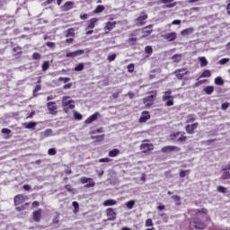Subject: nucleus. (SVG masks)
I'll return each mask as SVG.
<instances>
[{
  "mask_svg": "<svg viewBox=\"0 0 230 230\" xmlns=\"http://www.w3.org/2000/svg\"><path fill=\"white\" fill-rule=\"evenodd\" d=\"M163 102H165L166 107H172L173 105V96H172V90L164 92Z\"/></svg>",
  "mask_w": 230,
  "mask_h": 230,
  "instance_id": "f257e3e1",
  "label": "nucleus"
},
{
  "mask_svg": "<svg viewBox=\"0 0 230 230\" xmlns=\"http://www.w3.org/2000/svg\"><path fill=\"white\" fill-rule=\"evenodd\" d=\"M62 105L63 107H66L65 108V111H67V109H75V101L69 99L68 96H65L62 100Z\"/></svg>",
  "mask_w": 230,
  "mask_h": 230,
  "instance_id": "f03ea898",
  "label": "nucleus"
},
{
  "mask_svg": "<svg viewBox=\"0 0 230 230\" xmlns=\"http://www.w3.org/2000/svg\"><path fill=\"white\" fill-rule=\"evenodd\" d=\"M171 139H172V141H174L175 143H182V142L186 141V139H188V137H186V136H183V134L181 132H176V133L171 135Z\"/></svg>",
  "mask_w": 230,
  "mask_h": 230,
  "instance_id": "7ed1b4c3",
  "label": "nucleus"
},
{
  "mask_svg": "<svg viewBox=\"0 0 230 230\" xmlns=\"http://www.w3.org/2000/svg\"><path fill=\"white\" fill-rule=\"evenodd\" d=\"M190 71H188L187 68H181V69H177L174 72V75L176 78H178V80H182V78H184V76H186V75H188Z\"/></svg>",
  "mask_w": 230,
  "mask_h": 230,
  "instance_id": "20e7f679",
  "label": "nucleus"
},
{
  "mask_svg": "<svg viewBox=\"0 0 230 230\" xmlns=\"http://www.w3.org/2000/svg\"><path fill=\"white\" fill-rule=\"evenodd\" d=\"M148 19V15L145 13H142L136 20L135 22L137 26H143L145 24L144 21Z\"/></svg>",
  "mask_w": 230,
  "mask_h": 230,
  "instance_id": "39448f33",
  "label": "nucleus"
},
{
  "mask_svg": "<svg viewBox=\"0 0 230 230\" xmlns=\"http://www.w3.org/2000/svg\"><path fill=\"white\" fill-rule=\"evenodd\" d=\"M164 154H170V152H181V148L175 146H166L162 148Z\"/></svg>",
  "mask_w": 230,
  "mask_h": 230,
  "instance_id": "423d86ee",
  "label": "nucleus"
},
{
  "mask_svg": "<svg viewBox=\"0 0 230 230\" xmlns=\"http://www.w3.org/2000/svg\"><path fill=\"white\" fill-rule=\"evenodd\" d=\"M200 213H203L204 215H206L208 213V210L206 208L203 209H190L189 210V215L190 217H200Z\"/></svg>",
  "mask_w": 230,
  "mask_h": 230,
  "instance_id": "0eeeda50",
  "label": "nucleus"
},
{
  "mask_svg": "<svg viewBox=\"0 0 230 230\" xmlns=\"http://www.w3.org/2000/svg\"><path fill=\"white\" fill-rule=\"evenodd\" d=\"M85 51L84 49L75 50L74 52H68L66 55V58H75V57H80V55H84Z\"/></svg>",
  "mask_w": 230,
  "mask_h": 230,
  "instance_id": "6e6552de",
  "label": "nucleus"
},
{
  "mask_svg": "<svg viewBox=\"0 0 230 230\" xmlns=\"http://www.w3.org/2000/svg\"><path fill=\"white\" fill-rule=\"evenodd\" d=\"M27 199H28V197H26L22 194L17 195L14 197V205L19 206V205L22 204V202H24Z\"/></svg>",
  "mask_w": 230,
  "mask_h": 230,
  "instance_id": "1a4fd4ad",
  "label": "nucleus"
},
{
  "mask_svg": "<svg viewBox=\"0 0 230 230\" xmlns=\"http://www.w3.org/2000/svg\"><path fill=\"white\" fill-rule=\"evenodd\" d=\"M155 100V97L154 95H149L144 98V104L146 105V107H151V105H154Z\"/></svg>",
  "mask_w": 230,
  "mask_h": 230,
  "instance_id": "9d476101",
  "label": "nucleus"
},
{
  "mask_svg": "<svg viewBox=\"0 0 230 230\" xmlns=\"http://www.w3.org/2000/svg\"><path fill=\"white\" fill-rule=\"evenodd\" d=\"M100 116V112L96 111L93 115H91L86 120L85 124L86 125H91L93 121H96L98 119V117Z\"/></svg>",
  "mask_w": 230,
  "mask_h": 230,
  "instance_id": "9b49d317",
  "label": "nucleus"
},
{
  "mask_svg": "<svg viewBox=\"0 0 230 230\" xmlns=\"http://www.w3.org/2000/svg\"><path fill=\"white\" fill-rule=\"evenodd\" d=\"M163 37H164V39H165V40H168V42H173V40H175V39H177V33L170 32L165 35H163Z\"/></svg>",
  "mask_w": 230,
  "mask_h": 230,
  "instance_id": "f8f14e48",
  "label": "nucleus"
},
{
  "mask_svg": "<svg viewBox=\"0 0 230 230\" xmlns=\"http://www.w3.org/2000/svg\"><path fill=\"white\" fill-rule=\"evenodd\" d=\"M154 148V146L152 144L144 143L140 146V149L144 154H146V152H150Z\"/></svg>",
  "mask_w": 230,
  "mask_h": 230,
  "instance_id": "ddd939ff",
  "label": "nucleus"
},
{
  "mask_svg": "<svg viewBox=\"0 0 230 230\" xmlns=\"http://www.w3.org/2000/svg\"><path fill=\"white\" fill-rule=\"evenodd\" d=\"M197 127H199V123H193L191 125H187L186 126V132H188V134H193L195 132V130H197Z\"/></svg>",
  "mask_w": 230,
  "mask_h": 230,
  "instance_id": "4468645a",
  "label": "nucleus"
},
{
  "mask_svg": "<svg viewBox=\"0 0 230 230\" xmlns=\"http://www.w3.org/2000/svg\"><path fill=\"white\" fill-rule=\"evenodd\" d=\"M108 220H116V212L114 211V208H108L106 210Z\"/></svg>",
  "mask_w": 230,
  "mask_h": 230,
  "instance_id": "2eb2a0df",
  "label": "nucleus"
},
{
  "mask_svg": "<svg viewBox=\"0 0 230 230\" xmlns=\"http://www.w3.org/2000/svg\"><path fill=\"white\" fill-rule=\"evenodd\" d=\"M223 179H230V165H226L223 167Z\"/></svg>",
  "mask_w": 230,
  "mask_h": 230,
  "instance_id": "dca6fc26",
  "label": "nucleus"
},
{
  "mask_svg": "<svg viewBox=\"0 0 230 230\" xmlns=\"http://www.w3.org/2000/svg\"><path fill=\"white\" fill-rule=\"evenodd\" d=\"M150 118V112L148 111H143L142 115L139 119L140 123H146V120Z\"/></svg>",
  "mask_w": 230,
  "mask_h": 230,
  "instance_id": "f3484780",
  "label": "nucleus"
},
{
  "mask_svg": "<svg viewBox=\"0 0 230 230\" xmlns=\"http://www.w3.org/2000/svg\"><path fill=\"white\" fill-rule=\"evenodd\" d=\"M47 106L50 114H55V111H57V103L53 102H48Z\"/></svg>",
  "mask_w": 230,
  "mask_h": 230,
  "instance_id": "a211bd4d",
  "label": "nucleus"
},
{
  "mask_svg": "<svg viewBox=\"0 0 230 230\" xmlns=\"http://www.w3.org/2000/svg\"><path fill=\"white\" fill-rule=\"evenodd\" d=\"M98 22V18H93L88 22V26L86 30H93L94 26H96V23Z\"/></svg>",
  "mask_w": 230,
  "mask_h": 230,
  "instance_id": "6ab92c4d",
  "label": "nucleus"
},
{
  "mask_svg": "<svg viewBox=\"0 0 230 230\" xmlns=\"http://www.w3.org/2000/svg\"><path fill=\"white\" fill-rule=\"evenodd\" d=\"M42 217V210L39 209L33 212V218L35 222H40V217Z\"/></svg>",
  "mask_w": 230,
  "mask_h": 230,
  "instance_id": "aec40b11",
  "label": "nucleus"
},
{
  "mask_svg": "<svg viewBox=\"0 0 230 230\" xmlns=\"http://www.w3.org/2000/svg\"><path fill=\"white\" fill-rule=\"evenodd\" d=\"M116 28V22H108L105 26V30L108 31H112Z\"/></svg>",
  "mask_w": 230,
  "mask_h": 230,
  "instance_id": "412c9836",
  "label": "nucleus"
},
{
  "mask_svg": "<svg viewBox=\"0 0 230 230\" xmlns=\"http://www.w3.org/2000/svg\"><path fill=\"white\" fill-rule=\"evenodd\" d=\"M195 31L194 28H188L181 31V35H183V37H186L187 35H191Z\"/></svg>",
  "mask_w": 230,
  "mask_h": 230,
  "instance_id": "4be33fe9",
  "label": "nucleus"
},
{
  "mask_svg": "<svg viewBox=\"0 0 230 230\" xmlns=\"http://www.w3.org/2000/svg\"><path fill=\"white\" fill-rule=\"evenodd\" d=\"M71 8H73V2H66L62 10L64 12H67V10H71Z\"/></svg>",
  "mask_w": 230,
  "mask_h": 230,
  "instance_id": "5701e85b",
  "label": "nucleus"
},
{
  "mask_svg": "<svg viewBox=\"0 0 230 230\" xmlns=\"http://www.w3.org/2000/svg\"><path fill=\"white\" fill-rule=\"evenodd\" d=\"M118 204V201L114 199H107L103 202V206H116Z\"/></svg>",
  "mask_w": 230,
  "mask_h": 230,
  "instance_id": "b1692460",
  "label": "nucleus"
},
{
  "mask_svg": "<svg viewBox=\"0 0 230 230\" xmlns=\"http://www.w3.org/2000/svg\"><path fill=\"white\" fill-rule=\"evenodd\" d=\"M199 60L200 62V66L201 67H206V66H208V59H206L205 57H199Z\"/></svg>",
  "mask_w": 230,
  "mask_h": 230,
  "instance_id": "393cba45",
  "label": "nucleus"
},
{
  "mask_svg": "<svg viewBox=\"0 0 230 230\" xmlns=\"http://www.w3.org/2000/svg\"><path fill=\"white\" fill-rule=\"evenodd\" d=\"M194 227L196 229H204L206 227V225H204L202 222L195 221Z\"/></svg>",
  "mask_w": 230,
  "mask_h": 230,
  "instance_id": "a878e982",
  "label": "nucleus"
},
{
  "mask_svg": "<svg viewBox=\"0 0 230 230\" xmlns=\"http://www.w3.org/2000/svg\"><path fill=\"white\" fill-rule=\"evenodd\" d=\"M213 91H215V87L214 86H206L204 88V92L206 93V94H213Z\"/></svg>",
  "mask_w": 230,
  "mask_h": 230,
  "instance_id": "bb28decb",
  "label": "nucleus"
},
{
  "mask_svg": "<svg viewBox=\"0 0 230 230\" xmlns=\"http://www.w3.org/2000/svg\"><path fill=\"white\" fill-rule=\"evenodd\" d=\"M209 76H211V71L205 70V71H203V73L201 74L199 78H209Z\"/></svg>",
  "mask_w": 230,
  "mask_h": 230,
  "instance_id": "cd10ccee",
  "label": "nucleus"
},
{
  "mask_svg": "<svg viewBox=\"0 0 230 230\" xmlns=\"http://www.w3.org/2000/svg\"><path fill=\"white\" fill-rule=\"evenodd\" d=\"M119 154V149H113L109 152V156L110 157H116Z\"/></svg>",
  "mask_w": 230,
  "mask_h": 230,
  "instance_id": "c85d7f7f",
  "label": "nucleus"
},
{
  "mask_svg": "<svg viewBox=\"0 0 230 230\" xmlns=\"http://www.w3.org/2000/svg\"><path fill=\"white\" fill-rule=\"evenodd\" d=\"M215 84L216 85H224V79H222L220 76H217L215 78Z\"/></svg>",
  "mask_w": 230,
  "mask_h": 230,
  "instance_id": "c756f323",
  "label": "nucleus"
},
{
  "mask_svg": "<svg viewBox=\"0 0 230 230\" xmlns=\"http://www.w3.org/2000/svg\"><path fill=\"white\" fill-rule=\"evenodd\" d=\"M172 60L173 62H181V58H182V55L181 54H175L172 56Z\"/></svg>",
  "mask_w": 230,
  "mask_h": 230,
  "instance_id": "7c9ffc66",
  "label": "nucleus"
},
{
  "mask_svg": "<svg viewBox=\"0 0 230 230\" xmlns=\"http://www.w3.org/2000/svg\"><path fill=\"white\" fill-rule=\"evenodd\" d=\"M172 199L174 200L176 206H181V197L178 195L172 196Z\"/></svg>",
  "mask_w": 230,
  "mask_h": 230,
  "instance_id": "2f4dec72",
  "label": "nucleus"
},
{
  "mask_svg": "<svg viewBox=\"0 0 230 230\" xmlns=\"http://www.w3.org/2000/svg\"><path fill=\"white\" fill-rule=\"evenodd\" d=\"M145 52L147 53V57H150V55H152V53H154V49H152V46H146L145 48Z\"/></svg>",
  "mask_w": 230,
  "mask_h": 230,
  "instance_id": "473e14b6",
  "label": "nucleus"
},
{
  "mask_svg": "<svg viewBox=\"0 0 230 230\" xmlns=\"http://www.w3.org/2000/svg\"><path fill=\"white\" fill-rule=\"evenodd\" d=\"M35 127H37V122H29L27 124H25V128H35Z\"/></svg>",
  "mask_w": 230,
  "mask_h": 230,
  "instance_id": "72a5a7b5",
  "label": "nucleus"
},
{
  "mask_svg": "<svg viewBox=\"0 0 230 230\" xmlns=\"http://www.w3.org/2000/svg\"><path fill=\"white\" fill-rule=\"evenodd\" d=\"M136 204L135 200H129L126 203V206L128 209H132L134 208V205Z\"/></svg>",
  "mask_w": 230,
  "mask_h": 230,
  "instance_id": "f704fd0d",
  "label": "nucleus"
},
{
  "mask_svg": "<svg viewBox=\"0 0 230 230\" xmlns=\"http://www.w3.org/2000/svg\"><path fill=\"white\" fill-rule=\"evenodd\" d=\"M103 10H105L103 5H98L94 10V13H102Z\"/></svg>",
  "mask_w": 230,
  "mask_h": 230,
  "instance_id": "c9c22d12",
  "label": "nucleus"
},
{
  "mask_svg": "<svg viewBox=\"0 0 230 230\" xmlns=\"http://www.w3.org/2000/svg\"><path fill=\"white\" fill-rule=\"evenodd\" d=\"M96 186V182L92 181H89L85 185L84 188H94Z\"/></svg>",
  "mask_w": 230,
  "mask_h": 230,
  "instance_id": "e433bc0d",
  "label": "nucleus"
},
{
  "mask_svg": "<svg viewBox=\"0 0 230 230\" xmlns=\"http://www.w3.org/2000/svg\"><path fill=\"white\" fill-rule=\"evenodd\" d=\"M84 63H79L77 66L75 67V71H84Z\"/></svg>",
  "mask_w": 230,
  "mask_h": 230,
  "instance_id": "4c0bfd02",
  "label": "nucleus"
},
{
  "mask_svg": "<svg viewBox=\"0 0 230 230\" xmlns=\"http://www.w3.org/2000/svg\"><path fill=\"white\" fill-rule=\"evenodd\" d=\"M49 69V61H44L42 65V71H48Z\"/></svg>",
  "mask_w": 230,
  "mask_h": 230,
  "instance_id": "58836bf2",
  "label": "nucleus"
},
{
  "mask_svg": "<svg viewBox=\"0 0 230 230\" xmlns=\"http://www.w3.org/2000/svg\"><path fill=\"white\" fill-rule=\"evenodd\" d=\"M89 181H93V178L82 177L80 179V182H82V184H87Z\"/></svg>",
  "mask_w": 230,
  "mask_h": 230,
  "instance_id": "ea45409f",
  "label": "nucleus"
},
{
  "mask_svg": "<svg viewBox=\"0 0 230 230\" xmlns=\"http://www.w3.org/2000/svg\"><path fill=\"white\" fill-rule=\"evenodd\" d=\"M75 35V30L73 29H68L66 31V37H73Z\"/></svg>",
  "mask_w": 230,
  "mask_h": 230,
  "instance_id": "a19ab883",
  "label": "nucleus"
},
{
  "mask_svg": "<svg viewBox=\"0 0 230 230\" xmlns=\"http://www.w3.org/2000/svg\"><path fill=\"white\" fill-rule=\"evenodd\" d=\"M217 191H219V193H226L227 189L224 186H217Z\"/></svg>",
  "mask_w": 230,
  "mask_h": 230,
  "instance_id": "79ce46f5",
  "label": "nucleus"
},
{
  "mask_svg": "<svg viewBox=\"0 0 230 230\" xmlns=\"http://www.w3.org/2000/svg\"><path fill=\"white\" fill-rule=\"evenodd\" d=\"M154 226V222L152 221V219H146V227H153Z\"/></svg>",
  "mask_w": 230,
  "mask_h": 230,
  "instance_id": "37998d69",
  "label": "nucleus"
},
{
  "mask_svg": "<svg viewBox=\"0 0 230 230\" xmlns=\"http://www.w3.org/2000/svg\"><path fill=\"white\" fill-rule=\"evenodd\" d=\"M32 58H33V60H40L41 56H40V54L35 52L32 54Z\"/></svg>",
  "mask_w": 230,
  "mask_h": 230,
  "instance_id": "c03bdc74",
  "label": "nucleus"
},
{
  "mask_svg": "<svg viewBox=\"0 0 230 230\" xmlns=\"http://www.w3.org/2000/svg\"><path fill=\"white\" fill-rule=\"evenodd\" d=\"M45 46H48V48H50V49H55V42H51V41L46 42Z\"/></svg>",
  "mask_w": 230,
  "mask_h": 230,
  "instance_id": "a18cd8bd",
  "label": "nucleus"
},
{
  "mask_svg": "<svg viewBox=\"0 0 230 230\" xmlns=\"http://www.w3.org/2000/svg\"><path fill=\"white\" fill-rule=\"evenodd\" d=\"M59 82H64V84H67V82H71V78H69V77H59Z\"/></svg>",
  "mask_w": 230,
  "mask_h": 230,
  "instance_id": "49530a36",
  "label": "nucleus"
},
{
  "mask_svg": "<svg viewBox=\"0 0 230 230\" xmlns=\"http://www.w3.org/2000/svg\"><path fill=\"white\" fill-rule=\"evenodd\" d=\"M114 60H116V54H111V55L108 56L109 62H114Z\"/></svg>",
  "mask_w": 230,
  "mask_h": 230,
  "instance_id": "de8ad7c7",
  "label": "nucleus"
},
{
  "mask_svg": "<svg viewBox=\"0 0 230 230\" xmlns=\"http://www.w3.org/2000/svg\"><path fill=\"white\" fill-rule=\"evenodd\" d=\"M227 62H229V58H222L221 60H219V64L221 66H224L225 64H227Z\"/></svg>",
  "mask_w": 230,
  "mask_h": 230,
  "instance_id": "09e8293b",
  "label": "nucleus"
},
{
  "mask_svg": "<svg viewBox=\"0 0 230 230\" xmlns=\"http://www.w3.org/2000/svg\"><path fill=\"white\" fill-rule=\"evenodd\" d=\"M51 134H53V130H51V129H47L44 132V136H46V137H49V136H51Z\"/></svg>",
  "mask_w": 230,
  "mask_h": 230,
  "instance_id": "8fccbe9b",
  "label": "nucleus"
},
{
  "mask_svg": "<svg viewBox=\"0 0 230 230\" xmlns=\"http://www.w3.org/2000/svg\"><path fill=\"white\" fill-rule=\"evenodd\" d=\"M128 73H134V64H129L128 66Z\"/></svg>",
  "mask_w": 230,
  "mask_h": 230,
  "instance_id": "3c124183",
  "label": "nucleus"
},
{
  "mask_svg": "<svg viewBox=\"0 0 230 230\" xmlns=\"http://www.w3.org/2000/svg\"><path fill=\"white\" fill-rule=\"evenodd\" d=\"M74 118H75V119H82V114H80V113L75 111V112H74Z\"/></svg>",
  "mask_w": 230,
  "mask_h": 230,
  "instance_id": "603ef678",
  "label": "nucleus"
},
{
  "mask_svg": "<svg viewBox=\"0 0 230 230\" xmlns=\"http://www.w3.org/2000/svg\"><path fill=\"white\" fill-rule=\"evenodd\" d=\"M55 154H57V149L55 148L49 149V155H55Z\"/></svg>",
  "mask_w": 230,
  "mask_h": 230,
  "instance_id": "864d4df0",
  "label": "nucleus"
},
{
  "mask_svg": "<svg viewBox=\"0 0 230 230\" xmlns=\"http://www.w3.org/2000/svg\"><path fill=\"white\" fill-rule=\"evenodd\" d=\"M128 42H129L131 45H134V44H136V42H137V38H129V39H128Z\"/></svg>",
  "mask_w": 230,
  "mask_h": 230,
  "instance_id": "5fc2aeb1",
  "label": "nucleus"
},
{
  "mask_svg": "<svg viewBox=\"0 0 230 230\" xmlns=\"http://www.w3.org/2000/svg\"><path fill=\"white\" fill-rule=\"evenodd\" d=\"M99 163H111V160L108 157L101 158V159H99Z\"/></svg>",
  "mask_w": 230,
  "mask_h": 230,
  "instance_id": "6e6d98bb",
  "label": "nucleus"
},
{
  "mask_svg": "<svg viewBox=\"0 0 230 230\" xmlns=\"http://www.w3.org/2000/svg\"><path fill=\"white\" fill-rule=\"evenodd\" d=\"M143 33H146V35H150L152 33V30L147 29V27L143 29Z\"/></svg>",
  "mask_w": 230,
  "mask_h": 230,
  "instance_id": "4d7b16f0",
  "label": "nucleus"
},
{
  "mask_svg": "<svg viewBox=\"0 0 230 230\" xmlns=\"http://www.w3.org/2000/svg\"><path fill=\"white\" fill-rule=\"evenodd\" d=\"M221 108L223 111H226V109L229 108V103H227V102L223 103Z\"/></svg>",
  "mask_w": 230,
  "mask_h": 230,
  "instance_id": "13d9d810",
  "label": "nucleus"
},
{
  "mask_svg": "<svg viewBox=\"0 0 230 230\" xmlns=\"http://www.w3.org/2000/svg\"><path fill=\"white\" fill-rule=\"evenodd\" d=\"M164 3L165 4V6H167V8H173V6H175V3L171 4H168L170 2H164Z\"/></svg>",
  "mask_w": 230,
  "mask_h": 230,
  "instance_id": "bf43d9fd",
  "label": "nucleus"
},
{
  "mask_svg": "<svg viewBox=\"0 0 230 230\" xmlns=\"http://www.w3.org/2000/svg\"><path fill=\"white\" fill-rule=\"evenodd\" d=\"M181 20H174L172 22V24L173 25V26H179V24H181Z\"/></svg>",
  "mask_w": 230,
  "mask_h": 230,
  "instance_id": "052dcab7",
  "label": "nucleus"
},
{
  "mask_svg": "<svg viewBox=\"0 0 230 230\" xmlns=\"http://www.w3.org/2000/svg\"><path fill=\"white\" fill-rule=\"evenodd\" d=\"M73 86V84L72 83H68L66 84H65L63 86V89H71V87Z\"/></svg>",
  "mask_w": 230,
  "mask_h": 230,
  "instance_id": "680f3d73",
  "label": "nucleus"
},
{
  "mask_svg": "<svg viewBox=\"0 0 230 230\" xmlns=\"http://www.w3.org/2000/svg\"><path fill=\"white\" fill-rule=\"evenodd\" d=\"M10 132H12V130H10L8 128H3L2 129V134H10Z\"/></svg>",
  "mask_w": 230,
  "mask_h": 230,
  "instance_id": "e2e57ef3",
  "label": "nucleus"
},
{
  "mask_svg": "<svg viewBox=\"0 0 230 230\" xmlns=\"http://www.w3.org/2000/svg\"><path fill=\"white\" fill-rule=\"evenodd\" d=\"M23 190H25V191H29V190H31V187L28 184L23 185Z\"/></svg>",
  "mask_w": 230,
  "mask_h": 230,
  "instance_id": "0e129e2a",
  "label": "nucleus"
},
{
  "mask_svg": "<svg viewBox=\"0 0 230 230\" xmlns=\"http://www.w3.org/2000/svg\"><path fill=\"white\" fill-rule=\"evenodd\" d=\"M72 206L75 208V209H78V208H79L78 202H76V201H74L72 203Z\"/></svg>",
  "mask_w": 230,
  "mask_h": 230,
  "instance_id": "69168bd1",
  "label": "nucleus"
},
{
  "mask_svg": "<svg viewBox=\"0 0 230 230\" xmlns=\"http://www.w3.org/2000/svg\"><path fill=\"white\" fill-rule=\"evenodd\" d=\"M192 121H195V117H190V118L187 119V123H192Z\"/></svg>",
  "mask_w": 230,
  "mask_h": 230,
  "instance_id": "338daca9",
  "label": "nucleus"
},
{
  "mask_svg": "<svg viewBox=\"0 0 230 230\" xmlns=\"http://www.w3.org/2000/svg\"><path fill=\"white\" fill-rule=\"evenodd\" d=\"M188 173V171H181L180 177H184Z\"/></svg>",
  "mask_w": 230,
  "mask_h": 230,
  "instance_id": "774afa93",
  "label": "nucleus"
}]
</instances>
